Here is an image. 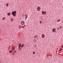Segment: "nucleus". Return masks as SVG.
<instances>
[{
	"label": "nucleus",
	"instance_id": "nucleus-2",
	"mask_svg": "<svg viewBox=\"0 0 63 63\" xmlns=\"http://www.w3.org/2000/svg\"><path fill=\"white\" fill-rule=\"evenodd\" d=\"M21 23L22 25H24V21H22L21 22Z\"/></svg>",
	"mask_w": 63,
	"mask_h": 63
},
{
	"label": "nucleus",
	"instance_id": "nucleus-19",
	"mask_svg": "<svg viewBox=\"0 0 63 63\" xmlns=\"http://www.w3.org/2000/svg\"><path fill=\"white\" fill-rule=\"evenodd\" d=\"M62 48H61L60 49H59V51H60L61 50H62Z\"/></svg>",
	"mask_w": 63,
	"mask_h": 63
},
{
	"label": "nucleus",
	"instance_id": "nucleus-24",
	"mask_svg": "<svg viewBox=\"0 0 63 63\" xmlns=\"http://www.w3.org/2000/svg\"><path fill=\"white\" fill-rule=\"evenodd\" d=\"M62 28V27H60L59 28L60 29H61V28Z\"/></svg>",
	"mask_w": 63,
	"mask_h": 63
},
{
	"label": "nucleus",
	"instance_id": "nucleus-18",
	"mask_svg": "<svg viewBox=\"0 0 63 63\" xmlns=\"http://www.w3.org/2000/svg\"><path fill=\"white\" fill-rule=\"evenodd\" d=\"M37 37H38V36H37V35H35V36L34 37V39H35V38H36Z\"/></svg>",
	"mask_w": 63,
	"mask_h": 63
},
{
	"label": "nucleus",
	"instance_id": "nucleus-33",
	"mask_svg": "<svg viewBox=\"0 0 63 63\" xmlns=\"http://www.w3.org/2000/svg\"><path fill=\"white\" fill-rule=\"evenodd\" d=\"M62 51H63V50H62Z\"/></svg>",
	"mask_w": 63,
	"mask_h": 63
},
{
	"label": "nucleus",
	"instance_id": "nucleus-25",
	"mask_svg": "<svg viewBox=\"0 0 63 63\" xmlns=\"http://www.w3.org/2000/svg\"><path fill=\"white\" fill-rule=\"evenodd\" d=\"M40 23H42V22L41 21H40Z\"/></svg>",
	"mask_w": 63,
	"mask_h": 63
},
{
	"label": "nucleus",
	"instance_id": "nucleus-12",
	"mask_svg": "<svg viewBox=\"0 0 63 63\" xmlns=\"http://www.w3.org/2000/svg\"><path fill=\"white\" fill-rule=\"evenodd\" d=\"M60 29L59 27H58L57 28V32H58V31H59V30Z\"/></svg>",
	"mask_w": 63,
	"mask_h": 63
},
{
	"label": "nucleus",
	"instance_id": "nucleus-32",
	"mask_svg": "<svg viewBox=\"0 0 63 63\" xmlns=\"http://www.w3.org/2000/svg\"><path fill=\"white\" fill-rule=\"evenodd\" d=\"M14 54H15V53H14Z\"/></svg>",
	"mask_w": 63,
	"mask_h": 63
},
{
	"label": "nucleus",
	"instance_id": "nucleus-13",
	"mask_svg": "<svg viewBox=\"0 0 63 63\" xmlns=\"http://www.w3.org/2000/svg\"><path fill=\"white\" fill-rule=\"evenodd\" d=\"M46 14H47V12L46 11H45L44 12V15H46Z\"/></svg>",
	"mask_w": 63,
	"mask_h": 63
},
{
	"label": "nucleus",
	"instance_id": "nucleus-5",
	"mask_svg": "<svg viewBox=\"0 0 63 63\" xmlns=\"http://www.w3.org/2000/svg\"><path fill=\"white\" fill-rule=\"evenodd\" d=\"M56 30V29L55 28H54V29H53L52 30V31L53 32H55V31Z\"/></svg>",
	"mask_w": 63,
	"mask_h": 63
},
{
	"label": "nucleus",
	"instance_id": "nucleus-8",
	"mask_svg": "<svg viewBox=\"0 0 63 63\" xmlns=\"http://www.w3.org/2000/svg\"><path fill=\"white\" fill-rule=\"evenodd\" d=\"M42 14H43V15H44V14L45 13V12H44V11H43L42 12Z\"/></svg>",
	"mask_w": 63,
	"mask_h": 63
},
{
	"label": "nucleus",
	"instance_id": "nucleus-16",
	"mask_svg": "<svg viewBox=\"0 0 63 63\" xmlns=\"http://www.w3.org/2000/svg\"><path fill=\"white\" fill-rule=\"evenodd\" d=\"M21 25H20L19 26V28H21Z\"/></svg>",
	"mask_w": 63,
	"mask_h": 63
},
{
	"label": "nucleus",
	"instance_id": "nucleus-11",
	"mask_svg": "<svg viewBox=\"0 0 63 63\" xmlns=\"http://www.w3.org/2000/svg\"><path fill=\"white\" fill-rule=\"evenodd\" d=\"M8 16H10L11 15V14H10V13H8L7 14Z\"/></svg>",
	"mask_w": 63,
	"mask_h": 63
},
{
	"label": "nucleus",
	"instance_id": "nucleus-9",
	"mask_svg": "<svg viewBox=\"0 0 63 63\" xmlns=\"http://www.w3.org/2000/svg\"><path fill=\"white\" fill-rule=\"evenodd\" d=\"M24 46V44H23L21 46V47H23Z\"/></svg>",
	"mask_w": 63,
	"mask_h": 63
},
{
	"label": "nucleus",
	"instance_id": "nucleus-4",
	"mask_svg": "<svg viewBox=\"0 0 63 63\" xmlns=\"http://www.w3.org/2000/svg\"><path fill=\"white\" fill-rule=\"evenodd\" d=\"M45 37V35L44 34H42V35L41 37L42 38H44Z\"/></svg>",
	"mask_w": 63,
	"mask_h": 63
},
{
	"label": "nucleus",
	"instance_id": "nucleus-14",
	"mask_svg": "<svg viewBox=\"0 0 63 63\" xmlns=\"http://www.w3.org/2000/svg\"><path fill=\"white\" fill-rule=\"evenodd\" d=\"M38 10H36V11H38V12H40V10L41 9H38Z\"/></svg>",
	"mask_w": 63,
	"mask_h": 63
},
{
	"label": "nucleus",
	"instance_id": "nucleus-15",
	"mask_svg": "<svg viewBox=\"0 0 63 63\" xmlns=\"http://www.w3.org/2000/svg\"><path fill=\"white\" fill-rule=\"evenodd\" d=\"M2 18H3V20H5V17H3Z\"/></svg>",
	"mask_w": 63,
	"mask_h": 63
},
{
	"label": "nucleus",
	"instance_id": "nucleus-22",
	"mask_svg": "<svg viewBox=\"0 0 63 63\" xmlns=\"http://www.w3.org/2000/svg\"><path fill=\"white\" fill-rule=\"evenodd\" d=\"M21 46V44H19V46Z\"/></svg>",
	"mask_w": 63,
	"mask_h": 63
},
{
	"label": "nucleus",
	"instance_id": "nucleus-27",
	"mask_svg": "<svg viewBox=\"0 0 63 63\" xmlns=\"http://www.w3.org/2000/svg\"><path fill=\"white\" fill-rule=\"evenodd\" d=\"M21 48L20 47L19 48V50H21Z\"/></svg>",
	"mask_w": 63,
	"mask_h": 63
},
{
	"label": "nucleus",
	"instance_id": "nucleus-20",
	"mask_svg": "<svg viewBox=\"0 0 63 63\" xmlns=\"http://www.w3.org/2000/svg\"><path fill=\"white\" fill-rule=\"evenodd\" d=\"M12 52V51L11 50H10L9 51V53H11V52Z\"/></svg>",
	"mask_w": 63,
	"mask_h": 63
},
{
	"label": "nucleus",
	"instance_id": "nucleus-1",
	"mask_svg": "<svg viewBox=\"0 0 63 63\" xmlns=\"http://www.w3.org/2000/svg\"><path fill=\"white\" fill-rule=\"evenodd\" d=\"M16 11H14L13 12H12V14L13 16H16Z\"/></svg>",
	"mask_w": 63,
	"mask_h": 63
},
{
	"label": "nucleus",
	"instance_id": "nucleus-29",
	"mask_svg": "<svg viewBox=\"0 0 63 63\" xmlns=\"http://www.w3.org/2000/svg\"><path fill=\"white\" fill-rule=\"evenodd\" d=\"M16 52V50H15V51H14V52Z\"/></svg>",
	"mask_w": 63,
	"mask_h": 63
},
{
	"label": "nucleus",
	"instance_id": "nucleus-10",
	"mask_svg": "<svg viewBox=\"0 0 63 63\" xmlns=\"http://www.w3.org/2000/svg\"><path fill=\"white\" fill-rule=\"evenodd\" d=\"M13 18H11V21L12 22H13Z\"/></svg>",
	"mask_w": 63,
	"mask_h": 63
},
{
	"label": "nucleus",
	"instance_id": "nucleus-23",
	"mask_svg": "<svg viewBox=\"0 0 63 63\" xmlns=\"http://www.w3.org/2000/svg\"><path fill=\"white\" fill-rule=\"evenodd\" d=\"M8 5H9V4H8V3L6 4L7 7H8Z\"/></svg>",
	"mask_w": 63,
	"mask_h": 63
},
{
	"label": "nucleus",
	"instance_id": "nucleus-26",
	"mask_svg": "<svg viewBox=\"0 0 63 63\" xmlns=\"http://www.w3.org/2000/svg\"><path fill=\"white\" fill-rule=\"evenodd\" d=\"M33 54H34L35 53V52H33Z\"/></svg>",
	"mask_w": 63,
	"mask_h": 63
},
{
	"label": "nucleus",
	"instance_id": "nucleus-17",
	"mask_svg": "<svg viewBox=\"0 0 63 63\" xmlns=\"http://www.w3.org/2000/svg\"><path fill=\"white\" fill-rule=\"evenodd\" d=\"M34 41L33 42H34V43H36V40L35 39H34Z\"/></svg>",
	"mask_w": 63,
	"mask_h": 63
},
{
	"label": "nucleus",
	"instance_id": "nucleus-21",
	"mask_svg": "<svg viewBox=\"0 0 63 63\" xmlns=\"http://www.w3.org/2000/svg\"><path fill=\"white\" fill-rule=\"evenodd\" d=\"M60 21V19H59L57 20V22H59V21Z\"/></svg>",
	"mask_w": 63,
	"mask_h": 63
},
{
	"label": "nucleus",
	"instance_id": "nucleus-6",
	"mask_svg": "<svg viewBox=\"0 0 63 63\" xmlns=\"http://www.w3.org/2000/svg\"><path fill=\"white\" fill-rule=\"evenodd\" d=\"M15 48L14 47H13L12 48V50H15Z\"/></svg>",
	"mask_w": 63,
	"mask_h": 63
},
{
	"label": "nucleus",
	"instance_id": "nucleus-31",
	"mask_svg": "<svg viewBox=\"0 0 63 63\" xmlns=\"http://www.w3.org/2000/svg\"><path fill=\"white\" fill-rule=\"evenodd\" d=\"M63 60H62V61H63Z\"/></svg>",
	"mask_w": 63,
	"mask_h": 63
},
{
	"label": "nucleus",
	"instance_id": "nucleus-28",
	"mask_svg": "<svg viewBox=\"0 0 63 63\" xmlns=\"http://www.w3.org/2000/svg\"><path fill=\"white\" fill-rule=\"evenodd\" d=\"M20 47H21V46H19V48H20Z\"/></svg>",
	"mask_w": 63,
	"mask_h": 63
},
{
	"label": "nucleus",
	"instance_id": "nucleus-30",
	"mask_svg": "<svg viewBox=\"0 0 63 63\" xmlns=\"http://www.w3.org/2000/svg\"><path fill=\"white\" fill-rule=\"evenodd\" d=\"M55 32H56V30H55Z\"/></svg>",
	"mask_w": 63,
	"mask_h": 63
},
{
	"label": "nucleus",
	"instance_id": "nucleus-3",
	"mask_svg": "<svg viewBox=\"0 0 63 63\" xmlns=\"http://www.w3.org/2000/svg\"><path fill=\"white\" fill-rule=\"evenodd\" d=\"M25 16L26 17L25 20H26L27 18L28 17V15H27L25 14Z\"/></svg>",
	"mask_w": 63,
	"mask_h": 63
},
{
	"label": "nucleus",
	"instance_id": "nucleus-7",
	"mask_svg": "<svg viewBox=\"0 0 63 63\" xmlns=\"http://www.w3.org/2000/svg\"><path fill=\"white\" fill-rule=\"evenodd\" d=\"M37 10H41V8L39 6L37 7Z\"/></svg>",
	"mask_w": 63,
	"mask_h": 63
}]
</instances>
